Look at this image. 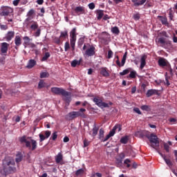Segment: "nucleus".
<instances>
[{
  "label": "nucleus",
  "instance_id": "31",
  "mask_svg": "<svg viewBox=\"0 0 177 177\" xmlns=\"http://www.w3.org/2000/svg\"><path fill=\"white\" fill-rule=\"evenodd\" d=\"M75 12L76 13L80 12L81 14H84V8L81 7V6L76 7L75 9Z\"/></svg>",
  "mask_w": 177,
  "mask_h": 177
},
{
  "label": "nucleus",
  "instance_id": "19",
  "mask_svg": "<svg viewBox=\"0 0 177 177\" xmlns=\"http://www.w3.org/2000/svg\"><path fill=\"white\" fill-rule=\"evenodd\" d=\"M86 169L85 167H83V168H81V169H77L76 171H75V175L77 176H82L84 173L86 172Z\"/></svg>",
  "mask_w": 177,
  "mask_h": 177
},
{
  "label": "nucleus",
  "instance_id": "8",
  "mask_svg": "<svg viewBox=\"0 0 177 177\" xmlns=\"http://www.w3.org/2000/svg\"><path fill=\"white\" fill-rule=\"evenodd\" d=\"M14 12V10L9 7H5L2 8V11L0 15L2 17H8Z\"/></svg>",
  "mask_w": 177,
  "mask_h": 177
},
{
  "label": "nucleus",
  "instance_id": "45",
  "mask_svg": "<svg viewBox=\"0 0 177 177\" xmlns=\"http://www.w3.org/2000/svg\"><path fill=\"white\" fill-rule=\"evenodd\" d=\"M127 53L126 52L122 57V66H123L125 64L126 59H127Z\"/></svg>",
  "mask_w": 177,
  "mask_h": 177
},
{
  "label": "nucleus",
  "instance_id": "28",
  "mask_svg": "<svg viewBox=\"0 0 177 177\" xmlns=\"http://www.w3.org/2000/svg\"><path fill=\"white\" fill-rule=\"evenodd\" d=\"M62 160H63V154H62V153H59L55 156V161L57 163H59Z\"/></svg>",
  "mask_w": 177,
  "mask_h": 177
},
{
  "label": "nucleus",
  "instance_id": "59",
  "mask_svg": "<svg viewBox=\"0 0 177 177\" xmlns=\"http://www.w3.org/2000/svg\"><path fill=\"white\" fill-rule=\"evenodd\" d=\"M89 145V141L86 139L84 140V147H86Z\"/></svg>",
  "mask_w": 177,
  "mask_h": 177
},
{
  "label": "nucleus",
  "instance_id": "38",
  "mask_svg": "<svg viewBox=\"0 0 177 177\" xmlns=\"http://www.w3.org/2000/svg\"><path fill=\"white\" fill-rule=\"evenodd\" d=\"M136 75L137 73L135 71H131L129 77L130 78L135 79L136 77Z\"/></svg>",
  "mask_w": 177,
  "mask_h": 177
},
{
  "label": "nucleus",
  "instance_id": "3",
  "mask_svg": "<svg viewBox=\"0 0 177 177\" xmlns=\"http://www.w3.org/2000/svg\"><path fill=\"white\" fill-rule=\"evenodd\" d=\"M93 101L100 109L109 108L110 106L113 105V103L111 102H109V103L104 102L99 97H94L93 99Z\"/></svg>",
  "mask_w": 177,
  "mask_h": 177
},
{
  "label": "nucleus",
  "instance_id": "12",
  "mask_svg": "<svg viewBox=\"0 0 177 177\" xmlns=\"http://www.w3.org/2000/svg\"><path fill=\"white\" fill-rule=\"evenodd\" d=\"M15 44L16 45L15 49L18 50L19 47L22 44L21 36H20V35L15 36Z\"/></svg>",
  "mask_w": 177,
  "mask_h": 177
},
{
  "label": "nucleus",
  "instance_id": "27",
  "mask_svg": "<svg viewBox=\"0 0 177 177\" xmlns=\"http://www.w3.org/2000/svg\"><path fill=\"white\" fill-rule=\"evenodd\" d=\"M146 59H147V56L146 55H143L141 57V64H140V68L142 69L146 65Z\"/></svg>",
  "mask_w": 177,
  "mask_h": 177
},
{
  "label": "nucleus",
  "instance_id": "1",
  "mask_svg": "<svg viewBox=\"0 0 177 177\" xmlns=\"http://www.w3.org/2000/svg\"><path fill=\"white\" fill-rule=\"evenodd\" d=\"M2 168L0 169V177H6L17 171L15 160L10 156H6L2 160Z\"/></svg>",
  "mask_w": 177,
  "mask_h": 177
},
{
  "label": "nucleus",
  "instance_id": "2",
  "mask_svg": "<svg viewBox=\"0 0 177 177\" xmlns=\"http://www.w3.org/2000/svg\"><path fill=\"white\" fill-rule=\"evenodd\" d=\"M19 141L21 143H25L26 147L32 151L35 150L37 148V141L35 140L31 139L30 141L27 140V136H24L19 138Z\"/></svg>",
  "mask_w": 177,
  "mask_h": 177
},
{
  "label": "nucleus",
  "instance_id": "17",
  "mask_svg": "<svg viewBox=\"0 0 177 177\" xmlns=\"http://www.w3.org/2000/svg\"><path fill=\"white\" fill-rule=\"evenodd\" d=\"M159 154L161 156V157L164 159L165 162L169 167H171L173 165L172 162L170 160V159L166 158V156L158 151Z\"/></svg>",
  "mask_w": 177,
  "mask_h": 177
},
{
  "label": "nucleus",
  "instance_id": "33",
  "mask_svg": "<svg viewBox=\"0 0 177 177\" xmlns=\"http://www.w3.org/2000/svg\"><path fill=\"white\" fill-rule=\"evenodd\" d=\"M132 69L131 68H129L127 69L124 70L122 72L120 73V75L123 76L125 75H127Z\"/></svg>",
  "mask_w": 177,
  "mask_h": 177
},
{
  "label": "nucleus",
  "instance_id": "6",
  "mask_svg": "<svg viewBox=\"0 0 177 177\" xmlns=\"http://www.w3.org/2000/svg\"><path fill=\"white\" fill-rule=\"evenodd\" d=\"M76 28H74L71 33H70V36H71V46L73 49V50H75V41H76Z\"/></svg>",
  "mask_w": 177,
  "mask_h": 177
},
{
  "label": "nucleus",
  "instance_id": "29",
  "mask_svg": "<svg viewBox=\"0 0 177 177\" xmlns=\"http://www.w3.org/2000/svg\"><path fill=\"white\" fill-rule=\"evenodd\" d=\"M96 15H97V19L100 20L104 16V11L99 10L96 12Z\"/></svg>",
  "mask_w": 177,
  "mask_h": 177
},
{
  "label": "nucleus",
  "instance_id": "39",
  "mask_svg": "<svg viewBox=\"0 0 177 177\" xmlns=\"http://www.w3.org/2000/svg\"><path fill=\"white\" fill-rule=\"evenodd\" d=\"M40 77L41 78L49 77V73L43 72V73H40Z\"/></svg>",
  "mask_w": 177,
  "mask_h": 177
},
{
  "label": "nucleus",
  "instance_id": "7",
  "mask_svg": "<svg viewBox=\"0 0 177 177\" xmlns=\"http://www.w3.org/2000/svg\"><path fill=\"white\" fill-rule=\"evenodd\" d=\"M88 48L85 51V55L88 57H92L95 54V48L93 45L87 44Z\"/></svg>",
  "mask_w": 177,
  "mask_h": 177
},
{
  "label": "nucleus",
  "instance_id": "11",
  "mask_svg": "<svg viewBox=\"0 0 177 177\" xmlns=\"http://www.w3.org/2000/svg\"><path fill=\"white\" fill-rule=\"evenodd\" d=\"M158 42L160 44H162V46L164 47V46H171V41L169 40L165 41V39L163 37H160L158 39Z\"/></svg>",
  "mask_w": 177,
  "mask_h": 177
},
{
  "label": "nucleus",
  "instance_id": "43",
  "mask_svg": "<svg viewBox=\"0 0 177 177\" xmlns=\"http://www.w3.org/2000/svg\"><path fill=\"white\" fill-rule=\"evenodd\" d=\"M122 161H123V160H122V159H120V158H116V164H117V166H118V167L122 166Z\"/></svg>",
  "mask_w": 177,
  "mask_h": 177
},
{
  "label": "nucleus",
  "instance_id": "51",
  "mask_svg": "<svg viewBox=\"0 0 177 177\" xmlns=\"http://www.w3.org/2000/svg\"><path fill=\"white\" fill-rule=\"evenodd\" d=\"M100 139L102 140L104 137V130L102 129H100L99 132Z\"/></svg>",
  "mask_w": 177,
  "mask_h": 177
},
{
  "label": "nucleus",
  "instance_id": "13",
  "mask_svg": "<svg viewBox=\"0 0 177 177\" xmlns=\"http://www.w3.org/2000/svg\"><path fill=\"white\" fill-rule=\"evenodd\" d=\"M27 24L30 25V29L33 31H35L39 28L38 23L37 21H28Z\"/></svg>",
  "mask_w": 177,
  "mask_h": 177
},
{
  "label": "nucleus",
  "instance_id": "23",
  "mask_svg": "<svg viewBox=\"0 0 177 177\" xmlns=\"http://www.w3.org/2000/svg\"><path fill=\"white\" fill-rule=\"evenodd\" d=\"M23 39L24 40V46L25 48H26V47L28 46L29 44H30V37L26 36L23 38Z\"/></svg>",
  "mask_w": 177,
  "mask_h": 177
},
{
  "label": "nucleus",
  "instance_id": "58",
  "mask_svg": "<svg viewBox=\"0 0 177 177\" xmlns=\"http://www.w3.org/2000/svg\"><path fill=\"white\" fill-rule=\"evenodd\" d=\"M0 28L3 30H6L8 28V27L6 25L0 24Z\"/></svg>",
  "mask_w": 177,
  "mask_h": 177
},
{
  "label": "nucleus",
  "instance_id": "60",
  "mask_svg": "<svg viewBox=\"0 0 177 177\" xmlns=\"http://www.w3.org/2000/svg\"><path fill=\"white\" fill-rule=\"evenodd\" d=\"M133 18L134 19V20L138 21L140 19V17L139 14H136L133 15Z\"/></svg>",
  "mask_w": 177,
  "mask_h": 177
},
{
  "label": "nucleus",
  "instance_id": "35",
  "mask_svg": "<svg viewBox=\"0 0 177 177\" xmlns=\"http://www.w3.org/2000/svg\"><path fill=\"white\" fill-rule=\"evenodd\" d=\"M68 37V32H67V30L64 31V32H61L59 38H64L66 39V37Z\"/></svg>",
  "mask_w": 177,
  "mask_h": 177
},
{
  "label": "nucleus",
  "instance_id": "36",
  "mask_svg": "<svg viewBox=\"0 0 177 177\" xmlns=\"http://www.w3.org/2000/svg\"><path fill=\"white\" fill-rule=\"evenodd\" d=\"M113 129H114V134L115 133V131L117 129H118V132H120L121 130H122V125L121 124H117L116 125H115L113 128Z\"/></svg>",
  "mask_w": 177,
  "mask_h": 177
},
{
  "label": "nucleus",
  "instance_id": "30",
  "mask_svg": "<svg viewBox=\"0 0 177 177\" xmlns=\"http://www.w3.org/2000/svg\"><path fill=\"white\" fill-rule=\"evenodd\" d=\"M100 74L104 77L109 76V73H108V71H106V69L105 68H101Z\"/></svg>",
  "mask_w": 177,
  "mask_h": 177
},
{
  "label": "nucleus",
  "instance_id": "57",
  "mask_svg": "<svg viewBox=\"0 0 177 177\" xmlns=\"http://www.w3.org/2000/svg\"><path fill=\"white\" fill-rule=\"evenodd\" d=\"M164 149L167 152H169V146L167 143H164Z\"/></svg>",
  "mask_w": 177,
  "mask_h": 177
},
{
  "label": "nucleus",
  "instance_id": "55",
  "mask_svg": "<svg viewBox=\"0 0 177 177\" xmlns=\"http://www.w3.org/2000/svg\"><path fill=\"white\" fill-rule=\"evenodd\" d=\"M39 141L42 142L44 140H45V139H46V138L45 137V136H44L43 134L40 133L39 134Z\"/></svg>",
  "mask_w": 177,
  "mask_h": 177
},
{
  "label": "nucleus",
  "instance_id": "22",
  "mask_svg": "<svg viewBox=\"0 0 177 177\" xmlns=\"http://www.w3.org/2000/svg\"><path fill=\"white\" fill-rule=\"evenodd\" d=\"M114 129H112L109 133L105 137V138L103 140L102 139V142H106V140H108L111 136H114Z\"/></svg>",
  "mask_w": 177,
  "mask_h": 177
},
{
  "label": "nucleus",
  "instance_id": "49",
  "mask_svg": "<svg viewBox=\"0 0 177 177\" xmlns=\"http://www.w3.org/2000/svg\"><path fill=\"white\" fill-rule=\"evenodd\" d=\"M169 78H170V77H168V73H165V80H166V84H167V86H169L170 85V83H169Z\"/></svg>",
  "mask_w": 177,
  "mask_h": 177
},
{
  "label": "nucleus",
  "instance_id": "46",
  "mask_svg": "<svg viewBox=\"0 0 177 177\" xmlns=\"http://www.w3.org/2000/svg\"><path fill=\"white\" fill-rule=\"evenodd\" d=\"M75 111L71 112L68 114V116L70 118V119H74L76 118L75 113H74Z\"/></svg>",
  "mask_w": 177,
  "mask_h": 177
},
{
  "label": "nucleus",
  "instance_id": "25",
  "mask_svg": "<svg viewBox=\"0 0 177 177\" xmlns=\"http://www.w3.org/2000/svg\"><path fill=\"white\" fill-rule=\"evenodd\" d=\"M157 93H158V91L154 90V89H150L147 91L146 95H147V97H149L153 95L154 94H156Z\"/></svg>",
  "mask_w": 177,
  "mask_h": 177
},
{
  "label": "nucleus",
  "instance_id": "14",
  "mask_svg": "<svg viewBox=\"0 0 177 177\" xmlns=\"http://www.w3.org/2000/svg\"><path fill=\"white\" fill-rule=\"evenodd\" d=\"M86 111L85 109H80L79 111H74V113L75 114V117H82L85 118L86 115H84V112Z\"/></svg>",
  "mask_w": 177,
  "mask_h": 177
},
{
  "label": "nucleus",
  "instance_id": "18",
  "mask_svg": "<svg viewBox=\"0 0 177 177\" xmlns=\"http://www.w3.org/2000/svg\"><path fill=\"white\" fill-rule=\"evenodd\" d=\"M23 158H24V155L21 152H18L17 154H16V158H15V162L17 163H19L20 162H21L23 160Z\"/></svg>",
  "mask_w": 177,
  "mask_h": 177
},
{
  "label": "nucleus",
  "instance_id": "61",
  "mask_svg": "<svg viewBox=\"0 0 177 177\" xmlns=\"http://www.w3.org/2000/svg\"><path fill=\"white\" fill-rule=\"evenodd\" d=\"M52 133L50 132V131H45V137H46V138H49V136H50V134H51Z\"/></svg>",
  "mask_w": 177,
  "mask_h": 177
},
{
  "label": "nucleus",
  "instance_id": "63",
  "mask_svg": "<svg viewBox=\"0 0 177 177\" xmlns=\"http://www.w3.org/2000/svg\"><path fill=\"white\" fill-rule=\"evenodd\" d=\"M124 157H125V155H124V153H121L120 154H119V156H118V158H119L120 159H121L122 160H123V159L124 158Z\"/></svg>",
  "mask_w": 177,
  "mask_h": 177
},
{
  "label": "nucleus",
  "instance_id": "40",
  "mask_svg": "<svg viewBox=\"0 0 177 177\" xmlns=\"http://www.w3.org/2000/svg\"><path fill=\"white\" fill-rule=\"evenodd\" d=\"M147 0H140V1H138L137 3H136V7L140 6H142Z\"/></svg>",
  "mask_w": 177,
  "mask_h": 177
},
{
  "label": "nucleus",
  "instance_id": "21",
  "mask_svg": "<svg viewBox=\"0 0 177 177\" xmlns=\"http://www.w3.org/2000/svg\"><path fill=\"white\" fill-rule=\"evenodd\" d=\"M136 135L140 138H143L145 137L147 138V135H149V133H147L145 131H138V132H136Z\"/></svg>",
  "mask_w": 177,
  "mask_h": 177
},
{
  "label": "nucleus",
  "instance_id": "37",
  "mask_svg": "<svg viewBox=\"0 0 177 177\" xmlns=\"http://www.w3.org/2000/svg\"><path fill=\"white\" fill-rule=\"evenodd\" d=\"M49 57H50V53H46L45 55H44V56L42 57L41 61H42V62H45V61L48 60V59Z\"/></svg>",
  "mask_w": 177,
  "mask_h": 177
},
{
  "label": "nucleus",
  "instance_id": "4",
  "mask_svg": "<svg viewBox=\"0 0 177 177\" xmlns=\"http://www.w3.org/2000/svg\"><path fill=\"white\" fill-rule=\"evenodd\" d=\"M147 138L149 140L150 142L152 144L151 147L153 148H156L157 147H159V140H158V138L157 137L156 135L153 134V133H151L146 136Z\"/></svg>",
  "mask_w": 177,
  "mask_h": 177
},
{
  "label": "nucleus",
  "instance_id": "56",
  "mask_svg": "<svg viewBox=\"0 0 177 177\" xmlns=\"http://www.w3.org/2000/svg\"><path fill=\"white\" fill-rule=\"evenodd\" d=\"M113 55V53L112 52V50H109L108 51V59L112 58Z\"/></svg>",
  "mask_w": 177,
  "mask_h": 177
},
{
  "label": "nucleus",
  "instance_id": "20",
  "mask_svg": "<svg viewBox=\"0 0 177 177\" xmlns=\"http://www.w3.org/2000/svg\"><path fill=\"white\" fill-rule=\"evenodd\" d=\"M35 65H37V61L34 59H30L28 61V63L26 67L30 69V68H32Z\"/></svg>",
  "mask_w": 177,
  "mask_h": 177
},
{
  "label": "nucleus",
  "instance_id": "10",
  "mask_svg": "<svg viewBox=\"0 0 177 177\" xmlns=\"http://www.w3.org/2000/svg\"><path fill=\"white\" fill-rule=\"evenodd\" d=\"M15 37V32L14 31H8L4 37L7 41H10L14 39Z\"/></svg>",
  "mask_w": 177,
  "mask_h": 177
},
{
  "label": "nucleus",
  "instance_id": "15",
  "mask_svg": "<svg viewBox=\"0 0 177 177\" xmlns=\"http://www.w3.org/2000/svg\"><path fill=\"white\" fill-rule=\"evenodd\" d=\"M9 46H10V44H8L6 42L2 43L1 44V53H7Z\"/></svg>",
  "mask_w": 177,
  "mask_h": 177
},
{
  "label": "nucleus",
  "instance_id": "9",
  "mask_svg": "<svg viewBox=\"0 0 177 177\" xmlns=\"http://www.w3.org/2000/svg\"><path fill=\"white\" fill-rule=\"evenodd\" d=\"M34 15H35V10L34 9H31L30 11L28 12L25 21L26 22H30V21L34 19Z\"/></svg>",
  "mask_w": 177,
  "mask_h": 177
},
{
  "label": "nucleus",
  "instance_id": "42",
  "mask_svg": "<svg viewBox=\"0 0 177 177\" xmlns=\"http://www.w3.org/2000/svg\"><path fill=\"white\" fill-rule=\"evenodd\" d=\"M44 87H45V82H44V80H40L38 84V88H42Z\"/></svg>",
  "mask_w": 177,
  "mask_h": 177
},
{
  "label": "nucleus",
  "instance_id": "48",
  "mask_svg": "<svg viewBox=\"0 0 177 177\" xmlns=\"http://www.w3.org/2000/svg\"><path fill=\"white\" fill-rule=\"evenodd\" d=\"M128 142V138L127 137H123L120 140V142L122 144H127Z\"/></svg>",
  "mask_w": 177,
  "mask_h": 177
},
{
  "label": "nucleus",
  "instance_id": "16",
  "mask_svg": "<svg viewBox=\"0 0 177 177\" xmlns=\"http://www.w3.org/2000/svg\"><path fill=\"white\" fill-rule=\"evenodd\" d=\"M169 64V62L164 58H160L158 60V65L160 66V67H165V66H167V64Z\"/></svg>",
  "mask_w": 177,
  "mask_h": 177
},
{
  "label": "nucleus",
  "instance_id": "54",
  "mask_svg": "<svg viewBox=\"0 0 177 177\" xmlns=\"http://www.w3.org/2000/svg\"><path fill=\"white\" fill-rule=\"evenodd\" d=\"M54 42H55V44H57V45H60V44L62 43V41L60 40V38L56 37V38H55V39H54Z\"/></svg>",
  "mask_w": 177,
  "mask_h": 177
},
{
  "label": "nucleus",
  "instance_id": "26",
  "mask_svg": "<svg viewBox=\"0 0 177 177\" xmlns=\"http://www.w3.org/2000/svg\"><path fill=\"white\" fill-rule=\"evenodd\" d=\"M158 18H160L161 23L162 24V25L169 26V23L167 22V19L166 17H163L162 16H159Z\"/></svg>",
  "mask_w": 177,
  "mask_h": 177
},
{
  "label": "nucleus",
  "instance_id": "50",
  "mask_svg": "<svg viewBox=\"0 0 177 177\" xmlns=\"http://www.w3.org/2000/svg\"><path fill=\"white\" fill-rule=\"evenodd\" d=\"M97 131H98V129L96 127V126L95 125L93 129V136H95L97 133Z\"/></svg>",
  "mask_w": 177,
  "mask_h": 177
},
{
  "label": "nucleus",
  "instance_id": "47",
  "mask_svg": "<svg viewBox=\"0 0 177 177\" xmlns=\"http://www.w3.org/2000/svg\"><path fill=\"white\" fill-rule=\"evenodd\" d=\"M41 35V29L37 28V31L34 33V36L38 37Z\"/></svg>",
  "mask_w": 177,
  "mask_h": 177
},
{
  "label": "nucleus",
  "instance_id": "64",
  "mask_svg": "<svg viewBox=\"0 0 177 177\" xmlns=\"http://www.w3.org/2000/svg\"><path fill=\"white\" fill-rule=\"evenodd\" d=\"M133 111H134L136 113H137L138 114H139V115H141V114H142L141 111H140V109H139L138 108H135V109H133Z\"/></svg>",
  "mask_w": 177,
  "mask_h": 177
},
{
  "label": "nucleus",
  "instance_id": "41",
  "mask_svg": "<svg viewBox=\"0 0 177 177\" xmlns=\"http://www.w3.org/2000/svg\"><path fill=\"white\" fill-rule=\"evenodd\" d=\"M141 109L143 111H150L151 109L149 106L147 105H143L141 106Z\"/></svg>",
  "mask_w": 177,
  "mask_h": 177
},
{
  "label": "nucleus",
  "instance_id": "53",
  "mask_svg": "<svg viewBox=\"0 0 177 177\" xmlns=\"http://www.w3.org/2000/svg\"><path fill=\"white\" fill-rule=\"evenodd\" d=\"M51 138L53 140H56V139L57 138V132H54L53 134H52V136H51Z\"/></svg>",
  "mask_w": 177,
  "mask_h": 177
},
{
  "label": "nucleus",
  "instance_id": "62",
  "mask_svg": "<svg viewBox=\"0 0 177 177\" xmlns=\"http://www.w3.org/2000/svg\"><path fill=\"white\" fill-rule=\"evenodd\" d=\"M95 6L93 3H89L88 4V8L90 10H93L95 8Z\"/></svg>",
  "mask_w": 177,
  "mask_h": 177
},
{
  "label": "nucleus",
  "instance_id": "24",
  "mask_svg": "<svg viewBox=\"0 0 177 177\" xmlns=\"http://www.w3.org/2000/svg\"><path fill=\"white\" fill-rule=\"evenodd\" d=\"M82 62V58H80L79 61L75 59V60H73V61L71 62V66H72V67H76L77 65V66H80Z\"/></svg>",
  "mask_w": 177,
  "mask_h": 177
},
{
  "label": "nucleus",
  "instance_id": "44",
  "mask_svg": "<svg viewBox=\"0 0 177 177\" xmlns=\"http://www.w3.org/2000/svg\"><path fill=\"white\" fill-rule=\"evenodd\" d=\"M84 37L80 38V39L78 40V46L81 47L84 44Z\"/></svg>",
  "mask_w": 177,
  "mask_h": 177
},
{
  "label": "nucleus",
  "instance_id": "5",
  "mask_svg": "<svg viewBox=\"0 0 177 177\" xmlns=\"http://www.w3.org/2000/svg\"><path fill=\"white\" fill-rule=\"evenodd\" d=\"M51 92L55 95H62L63 96H68L70 95V93L66 90L62 88H58V87H53L51 88Z\"/></svg>",
  "mask_w": 177,
  "mask_h": 177
},
{
  "label": "nucleus",
  "instance_id": "52",
  "mask_svg": "<svg viewBox=\"0 0 177 177\" xmlns=\"http://www.w3.org/2000/svg\"><path fill=\"white\" fill-rule=\"evenodd\" d=\"M64 48L66 52L70 49V43H68V41L65 43Z\"/></svg>",
  "mask_w": 177,
  "mask_h": 177
},
{
  "label": "nucleus",
  "instance_id": "34",
  "mask_svg": "<svg viewBox=\"0 0 177 177\" xmlns=\"http://www.w3.org/2000/svg\"><path fill=\"white\" fill-rule=\"evenodd\" d=\"M165 67H166V70L169 71L170 75H173V70H172L171 65L169 62L167 63V66H165Z\"/></svg>",
  "mask_w": 177,
  "mask_h": 177
},
{
  "label": "nucleus",
  "instance_id": "32",
  "mask_svg": "<svg viewBox=\"0 0 177 177\" xmlns=\"http://www.w3.org/2000/svg\"><path fill=\"white\" fill-rule=\"evenodd\" d=\"M111 32L113 33V34H115V35H119L120 33V30L118 27L115 26L113 28H111Z\"/></svg>",
  "mask_w": 177,
  "mask_h": 177
}]
</instances>
